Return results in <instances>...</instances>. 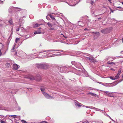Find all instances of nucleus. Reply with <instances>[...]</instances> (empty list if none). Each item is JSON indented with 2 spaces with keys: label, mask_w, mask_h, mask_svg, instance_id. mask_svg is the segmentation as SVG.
<instances>
[{
  "label": "nucleus",
  "mask_w": 123,
  "mask_h": 123,
  "mask_svg": "<svg viewBox=\"0 0 123 123\" xmlns=\"http://www.w3.org/2000/svg\"><path fill=\"white\" fill-rule=\"evenodd\" d=\"M111 62L110 61H108L107 62V64H111Z\"/></svg>",
  "instance_id": "864d4df0"
},
{
  "label": "nucleus",
  "mask_w": 123,
  "mask_h": 123,
  "mask_svg": "<svg viewBox=\"0 0 123 123\" xmlns=\"http://www.w3.org/2000/svg\"><path fill=\"white\" fill-rule=\"evenodd\" d=\"M89 108L91 109H93L95 110H97L98 109H97V108H96L94 107L93 106H89Z\"/></svg>",
  "instance_id": "aec40b11"
},
{
  "label": "nucleus",
  "mask_w": 123,
  "mask_h": 123,
  "mask_svg": "<svg viewBox=\"0 0 123 123\" xmlns=\"http://www.w3.org/2000/svg\"><path fill=\"white\" fill-rule=\"evenodd\" d=\"M110 79L112 80H115V79H116L115 77L114 78L112 76H110Z\"/></svg>",
  "instance_id": "2f4dec72"
},
{
  "label": "nucleus",
  "mask_w": 123,
  "mask_h": 123,
  "mask_svg": "<svg viewBox=\"0 0 123 123\" xmlns=\"http://www.w3.org/2000/svg\"><path fill=\"white\" fill-rule=\"evenodd\" d=\"M111 64H115V63H114V62H111Z\"/></svg>",
  "instance_id": "6e6d98bb"
},
{
  "label": "nucleus",
  "mask_w": 123,
  "mask_h": 123,
  "mask_svg": "<svg viewBox=\"0 0 123 123\" xmlns=\"http://www.w3.org/2000/svg\"><path fill=\"white\" fill-rule=\"evenodd\" d=\"M75 103L76 105L79 107L81 106L82 105H83L79 103L76 100L75 101Z\"/></svg>",
  "instance_id": "2eb2a0df"
},
{
  "label": "nucleus",
  "mask_w": 123,
  "mask_h": 123,
  "mask_svg": "<svg viewBox=\"0 0 123 123\" xmlns=\"http://www.w3.org/2000/svg\"><path fill=\"white\" fill-rule=\"evenodd\" d=\"M43 29H42L41 28H40L34 32V33L35 34H39L42 33L43 34Z\"/></svg>",
  "instance_id": "423d86ee"
},
{
  "label": "nucleus",
  "mask_w": 123,
  "mask_h": 123,
  "mask_svg": "<svg viewBox=\"0 0 123 123\" xmlns=\"http://www.w3.org/2000/svg\"><path fill=\"white\" fill-rule=\"evenodd\" d=\"M9 117H13V118H17V116L16 115H10L9 116Z\"/></svg>",
  "instance_id": "cd10ccee"
},
{
  "label": "nucleus",
  "mask_w": 123,
  "mask_h": 123,
  "mask_svg": "<svg viewBox=\"0 0 123 123\" xmlns=\"http://www.w3.org/2000/svg\"><path fill=\"white\" fill-rule=\"evenodd\" d=\"M25 18V16H24L23 17H21L20 18V19L19 20L20 22H21V21H23L24 20V19H23V18Z\"/></svg>",
  "instance_id": "412c9836"
},
{
  "label": "nucleus",
  "mask_w": 123,
  "mask_h": 123,
  "mask_svg": "<svg viewBox=\"0 0 123 123\" xmlns=\"http://www.w3.org/2000/svg\"><path fill=\"white\" fill-rule=\"evenodd\" d=\"M54 29V28L53 27H52L50 29V30H53Z\"/></svg>",
  "instance_id": "603ef678"
},
{
  "label": "nucleus",
  "mask_w": 123,
  "mask_h": 123,
  "mask_svg": "<svg viewBox=\"0 0 123 123\" xmlns=\"http://www.w3.org/2000/svg\"><path fill=\"white\" fill-rule=\"evenodd\" d=\"M48 52H46L43 53V58H46L48 57Z\"/></svg>",
  "instance_id": "f3484780"
},
{
  "label": "nucleus",
  "mask_w": 123,
  "mask_h": 123,
  "mask_svg": "<svg viewBox=\"0 0 123 123\" xmlns=\"http://www.w3.org/2000/svg\"><path fill=\"white\" fill-rule=\"evenodd\" d=\"M106 95H107L108 96L112 97V95L111 93V92H108L106 94Z\"/></svg>",
  "instance_id": "6ab92c4d"
},
{
  "label": "nucleus",
  "mask_w": 123,
  "mask_h": 123,
  "mask_svg": "<svg viewBox=\"0 0 123 123\" xmlns=\"http://www.w3.org/2000/svg\"><path fill=\"white\" fill-rule=\"evenodd\" d=\"M59 1L60 2H65L64 1H63V0H60Z\"/></svg>",
  "instance_id": "4d7b16f0"
},
{
  "label": "nucleus",
  "mask_w": 123,
  "mask_h": 123,
  "mask_svg": "<svg viewBox=\"0 0 123 123\" xmlns=\"http://www.w3.org/2000/svg\"><path fill=\"white\" fill-rule=\"evenodd\" d=\"M55 53L54 52H50L48 53V57H52V56H57L58 55H55V54H53V53Z\"/></svg>",
  "instance_id": "ddd939ff"
},
{
  "label": "nucleus",
  "mask_w": 123,
  "mask_h": 123,
  "mask_svg": "<svg viewBox=\"0 0 123 123\" xmlns=\"http://www.w3.org/2000/svg\"><path fill=\"white\" fill-rule=\"evenodd\" d=\"M19 40V38H17L16 39L15 41V42L16 43H17L18 41Z\"/></svg>",
  "instance_id": "c9c22d12"
},
{
  "label": "nucleus",
  "mask_w": 123,
  "mask_h": 123,
  "mask_svg": "<svg viewBox=\"0 0 123 123\" xmlns=\"http://www.w3.org/2000/svg\"><path fill=\"white\" fill-rule=\"evenodd\" d=\"M111 20H114V19L112 18V19H111L110 18H108V20H111Z\"/></svg>",
  "instance_id": "5fc2aeb1"
},
{
  "label": "nucleus",
  "mask_w": 123,
  "mask_h": 123,
  "mask_svg": "<svg viewBox=\"0 0 123 123\" xmlns=\"http://www.w3.org/2000/svg\"><path fill=\"white\" fill-rule=\"evenodd\" d=\"M21 121L23 123H25L26 122L25 121L23 120H21Z\"/></svg>",
  "instance_id": "49530a36"
},
{
  "label": "nucleus",
  "mask_w": 123,
  "mask_h": 123,
  "mask_svg": "<svg viewBox=\"0 0 123 123\" xmlns=\"http://www.w3.org/2000/svg\"><path fill=\"white\" fill-rule=\"evenodd\" d=\"M98 83H99V84H102V85H103V83H102V82H98Z\"/></svg>",
  "instance_id": "13d9d810"
},
{
  "label": "nucleus",
  "mask_w": 123,
  "mask_h": 123,
  "mask_svg": "<svg viewBox=\"0 0 123 123\" xmlns=\"http://www.w3.org/2000/svg\"><path fill=\"white\" fill-rule=\"evenodd\" d=\"M121 68H119V69L117 74L116 76H115V78L116 79H117L120 75V74L121 73Z\"/></svg>",
  "instance_id": "f8f14e48"
},
{
  "label": "nucleus",
  "mask_w": 123,
  "mask_h": 123,
  "mask_svg": "<svg viewBox=\"0 0 123 123\" xmlns=\"http://www.w3.org/2000/svg\"><path fill=\"white\" fill-rule=\"evenodd\" d=\"M88 59L90 60L91 62L94 63L95 62H97L93 58L91 57L90 56L89 57H87Z\"/></svg>",
  "instance_id": "9d476101"
},
{
  "label": "nucleus",
  "mask_w": 123,
  "mask_h": 123,
  "mask_svg": "<svg viewBox=\"0 0 123 123\" xmlns=\"http://www.w3.org/2000/svg\"><path fill=\"white\" fill-rule=\"evenodd\" d=\"M91 5H93V2L92 1H91Z\"/></svg>",
  "instance_id": "3c124183"
},
{
  "label": "nucleus",
  "mask_w": 123,
  "mask_h": 123,
  "mask_svg": "<svg viewBox=\"0 0 123 123\" xmlns=\"http://www.w3.org/2000/svg\"><path fill=\"white\" fill-rule=\"evenodd\" d=\"M92 32L94 33L95 34H97L98 35H99V32Z\"/></svg>",
  "instance_id": "4c0bfd02"
},
{
  "label": "nucleus",
  "mask_w": 123,
  "mask_h": 123,
  "mask_svg": "<svg viewBox=\"0 0 123 123\" xmlns=\"http://www.w3.org/2000/svg\"><path fill=\"white\" fill-rule=\"evenodd\" d=\"M4 1V0H3V1H1V0H0V4H3V2Z\"/></svg>",
  "instance_id": "de8ad7c7"
},
{
  "label": "nucleus",
  "mask_w": 123,
  "mask_h": 123,
  "mask_svg": "<svg viewBox=\"0 0 123 123\" xmlns=\"http://www.w3.org/2000/svg\"><path fill=\"white\" fill-rule=\"evenodd\" d=\"M111 57L108 56L105 59L107 61L108 60H110V59H111Z\"/></svg>",
  "instance_id": "7c9ffc66"
},
{
  "label": "nucleus",
  "mask_w": 123,
  "mask_h": 123,
  "mask_svg": "<svg viewBox=\"0 0 123 123\" xmlns=\"http://www.w3.org/2000/svg\"><path fill=\"white\" fill-rule=\"evenodd\" d=\"M15 46V45H14V47H13L12 49L11 50V51L12 52H13L14 51H13L14 49V47Z\"/></svg>",
  "instance_id": "37998d69"
},
{
  "label": "nucleus",
  "mask_w": 123,
  "mask_h": 123,
  "mask_svg": "<svg viewBox=\"0 0 123 123\" xmlns=\"http://www.w3.org/2000/svg\"><path fill=\"white\" fill-rule=\"evenodd\" d=\"M15 9L16 11H19L21 10V9L18 7H15Z\"/></svg>",
  "instance_id": "c756f323"
},
{
  "label": "nucleus",
  "mask_w": 123,
  "mask_h": 123,
  "mask_svg": "<svg viewBox=\"0 0 123 123\" xmlns=\"http://www.w3.org/2000/svg\"><path fill=\"white\" fill-rule=\"evenodd\" d=\"M109 84H108L107 83H103V84L102 85L105 86H108Z\"/></svg>",
  "instance_id": "c85d7f7f"
},
{
  "label": "nucleus",
  "mask_w": 123,
  "mask_h": 123,
  "mask_svg": "<svg viewBox=\"0 0 123 123\" xmlns=\"http://www.w3.org/2000/svg\"><path fill=\"white\" fill-rule=\"evenodd\" d=\"M116 57H111V59H110V60L112 61L116 59Z\"/></svg>",
  "instance_id": "473e14b6"
},
{
  "label": "nucleus",
  "mask_w": 123,
  "mask_h": 123,
  "mask_svg": "<svg viewBox=\"0 0 123 123\" xmlns=\"http://www.w3.org/2000/svg\"><path fill=\"white\" fill-rule=\"evenodd\" d=\"M48 16H49L50 17L53 19L54 20L55 19L54 16L51 14H50L49 15H48Z\"/></svg>",
  "instance_id": "4be33fe9"
},
{
  "label": "nucleus",
  "mask_w": 123,
  "mask_h": 123,
  "mask_svg": "<svg viewBox=\"0 0 123 123\" xmlns=\"http://www.w3.org/2000/svg\"><path fill=\"white\" fill-rule=\"evenodd\" d=\"M77 62H76L75 61H73L71 62V63L73 65L75 66Z\"/></svg>",
  "instance_id": "a878e982"
},
{
  "label": "nucleus",
  "mask_w": 123,
  "mask_h": 123,
  "mask_svg": "<svg viewBox=\"0 0 123 123\" xmlns=\"http://www.w3.org/2000/svg\"><path fill=\"white\" fill-rule=\"evenodd\" d=\"M87 95H90L92 97H95L98 98H99V97L98 95L92 92H88L87 93Z\"/></svg>",
  "instance_id": "1a4fd4ad"
},
{
  "label": "nucleus",
  "mask_w": 123,
  "mask_h": 123,
  "mask_svg": "<svg viewBox=\"0 0 123 123\" xmlns=\"http://www.w3.org/2000/svg\"><path fill=\"white\" fill-rule=\"evenodd\" d=\"M97 109H98V110H96L97 111H103L102 110H101L100 109H98V108H97Z\"/></svg>",
  "instance_id": "8fccbe9b"
},
{
  "label": "nucleus",
  "mask_w": 123,
  "mask_h": 123,
  "mask_svg": "<svg viewBox=\"0 0 123 123\" xmlns=\"http://www.w3.org/2000/svg\"><path fill=\"white\" fill-rule=\"evenodd\" d=\"M47 24L49 27L51 28L52 27V25L49 22H48L47 23Z\"/></svg>",
  "instance_id": "5701e85b"
},
{
  "label": "nucleus",
  "mask_w": 123,
  "mask_h": 123,
  "mask_svg": "<svg viewBox=\"0 0 123 123\" xmlns=\"http://www.w3.org/2000/svg\"><path fill=\"white\" fill-rule=\"evenodd\" d=\"M81 66V65L80 63L77 62L75 66L77 68L76 69V70L79 71H81L82 69L81 68H80Z\"/></svg>",
  "instance_id": "20e7f679"
},
{
  "label": "nucleus",
  "mask_w": 123,
  "mask_h": 123,
  "mask_svg": "<svg viewBox=\"0 0 123 123\" xmlns=\"http://www.w3.org/2000/svg\"><path fill=\"white\" fill-rule=\"evenodd\" d=\"M26 11L25 10H24L23 11L21 12V13L23 14V15H25V16L27 15V13H26Z\"/></svg>",
  "instance_id": "a211bd4d"
},
{
  "label": "nucleus",
  "mask_w": 123,
  "mask_h": 123,
  "mask_svg": "<svg viewBox=\"0 0 123 123\" xmlns=\"http://www.w3.org/2000/svg\"><path fill=\"white\" fill-rule=\"evenodd\" d=\"M111 0H108L111 3H112L111 1Z\"/></svg>",
  "instance_id": "052dcab7"
},
{
  "label": "nucleus",
  "mask_w": 123,
  "mask_h": 123,
  "mask_svg": "<svg viewBox=\"0 0 123 123\" xmlns=\"http://www.w3.org/2000/svg\"><path fill=\"white\" fill-rule=\"evenodd\" d=\"M106 116L108 117L110 119H111V117L109 115H108V114H106Z\"/></svg>",
  "instance_id": "a18cd8bd"
},
{
  "label": "nucleus",
  "mask_w": 123,
  "mask_h": 123,
  "mask_svg": "<svg viewBox=\"0 0 123 123\" xmlns=\"http://www.w3.org/2000/svg\"><path fill=\"white\" fill-rule=\"evenodd\" d=\"M46 18L48 20H49L50 19V18L48 16H47L46 17Z\"/></svg>",
  "instance_id": "09e8293b"
},
{
  "label": "nucleus",
  "mask_w": 123,
  "mask_h": 123,
  "mask_svg": "<svg viewBox=\"0 0 123 123\" xmlns=\"http://www.w3.org/2000/svg\"><path fill=\"white\" fill-rule=\"evenodd\" d=\"M57 23V22L56 21V20L55 19L53 21V24L54 25H55Z\"/></svg>",
  "instance_id": "bb28decb"
},
{
  "label": "nucleus",
  "mask_w": 123,
  "mask_h": 123,
  "mask_svg": "<svg viewBox=\"0 0 123 123\" xmlns=\"http://www.w3.org/2000/svg\"><path fill=\"white\" fill-rule=\"evenodd\" d=\"M0 44H1V46H2V47H3L4 45L2 43H0Z\"/></svg>",
  "instance_id": "bf43d9fd"
},
{
  "label": "nucleus",
  "mask_w": 123,
  "mask_h": 123,
  "mask_svg": "<svg viewBox=\"0 0 123 123\" xmlns=\"http://www.w3.org/2000/svg\"><path fill=\"white\" fill-rule=\"evenodd\" d=\"M36 66L38 68L42 69H46L49 67L48 63L44 62L37 64Z\"/></svg>",
  "instance_id": "f257e3e1"
},
{
  "label": "nucleus",
  "mask_w": 123,
  "mask_h": 123,
  "mask_svg": "<svg viewBox=\"0 0 123 123\" xmlns=\"http://www.w3.org/2000/svg\"><path fill=\"white\" fill-rule=\"evenodd\" d=\"M17 52H16L14 54L15 55H16L17 54Z\"/></svg>",
  "instance_id": "774afa93"
},
{
  "label": "nucleus",
  "mask_w": 123,
  "mask_h": 123,
  "mask_svg": "<svg viewBox=\"0 0 123 123\" xmlns=\"http://www.w3.org/2000/svg\"><path fill=\"white\" fill-rule=\"evenodd\" d=\"M25 78L29 79L30 80H35L38 81H40L41 80V78L40 76H39L38 78H37L35 79L34 77L32 76H26L25 77Z\"/></svg>",
  "instance_id": "f03ea898"
},
{
  "label": "nucleus",
  "mask_w": 123,
  "mask_h": 123,
  "mask_svg": "<svg viewBox=\"0 0 123 123\" xmlns=\"http://www.w3.org/2000/svg\"><path fill=\"white\" fill-rule=\"evenodd\" d=\"M42 93L45 98L47 99H51L54 98V97L51 96L44 92H43Z\"/></svg>",
  "instance_id": "7ed1b4c3"
},
{
  "label": "nucleus",
  "mask_w": 123,
  "mask_h": 123,
  "mask_svg": "<svg viewBox=\"0 0 123 123\" xmlns=\"http://www.w3.org/2000/svg\"><path fill=\"white\" fill-rule=\"evenodd\" d=\"M11 93L13 94H15L16 93L15 92H11Z\"/></svg>",
  "instance_id": "680f3d73"
},
{
  "label": "nucleus",
  "mask_w": 123,
  "mask_h": 123,
  "mask_svg": "<svg viewBox=\"0 0 123 123\" xmlns=\"http://www.w3.org/2000/svg\"><path fill=\"white\" fill-rule=\"evenodd\" d=\"M15 109L16 110H18L19 111H20L21 110L20 107L19 106H18V103L16 102V101H15Z\"/></svg>",
  "instance_id": "9b49d317"
},
{
  "label": "nucleus",
  "mask_w": 123,
  "mask_h": 123,
  "mask_svg": "<svg viewBox=\"0 0 123 123\" xmlns=\"http://www.w3.org/2000/svg\"><path fill=\"white\" fill-rule=\"evenodd\" d=\"M81 23H82L81 21H79L78 22V24L80 26H82V25H81Z\"/></svg>",
  "instance_id": "e433bc0d"
},
{
  "label": "nucleus",
  "mask_w": 123,
  "mask_h": 123,
  "mask_svg": "<svg viewBox=\"0 0 123 123\" xmlns=\"http://www.w3.org/2000/svg\"><path fill=\"white\" fill-rule=\"evenodd\" d=\"M65 67H62V68H60V69L61 70V72H62L63 70H64V69L65 70Z\"/></svg>",
  "instance_id": "b1692460"
},
{
  "label": "nucleus",
  "mask_w": 123,
  "mask_h": 123,
  "mask_svg": "<svg viewBox=\"0 0 123 123\" xmlns=\"http://www.w3.org/2000/svg\"><path fill=\"white\" fill-rule=\"evenodd\" d=\"M9 23H10L11 25H13V24L12 19H11L8 21Z\"/></svg>",
  "instance_id": "393cba45"
},
{
  "label": "nucleus",
  "mask_w": 123,
  "mask_h": 123,
  "mask_svg": "<svg viewBox=\"0 0 123 123\" xmlns=\"http://www.w3.org/2000/svg\"><path fill=\"white\" fill-rule=\"evenodd\" d=\"M103 92H104V93H105V95L108 92L105 91H104Z\"/></svg>",
  "instance_id": "c03bdc74"
},
{
  "label": "nucleus",
  "mask_w": 123,
  "mask_h": 123,
  "mask_svg": "<svg viewBox=\"0 0 123 123\" xmlns=\"http://www.w3.org/2000/svg\"><path fill=\"white\" fill-rule=\"evenodd\" d=\"M98 19H102V18L101 17H100V18H98Z\"/></svg>",
  "instance_id": "338daca9"
},
{
  "label": "nucleus",
  "mask_w": 123,
  "mask_h": 123,
  "mask_svg": "<svg viewBox=\"0 0 123 123\" xmlns=\"http://www.w3.org/2000/svg\"><path fill=\"white\" fill-rule=\"evenodd\" d=\"M22 28H23L19 27V28H17L16 30L17 31H19V29Z\"/></svg>",
  "instance_id": "58836bf2"
},
{
  "label": "nucleus",
  "mask_w": 123,
  "mask_h": 123,
  "mask_svg": "<svg viewBox=\"0 0 123 123\" xmlns=\"http://www.w3.org/2000/svg\"><path fill=\"white\" fill-rule=\"evenodd\" d=\"M73 0H69V2L67 3L70 6H73L77 4V3H75L73 1Z\"/></svg>",
  "instance_id": "0eeeda50"
},
{
  "label": "nucleus",
  "mask_w": 123,
  "mask_h": 123,
  "mask_svg": "<svg viewBox=\"0 0 123 123\" xmlns=\"http://www.w3.org/2000/svg\"><path fill=\"white\" fill-rule=\"evenodd\" d=\"M42 24H39L37 23H36L33 24V27L35 28L38 27H39Z\"/></svg>",
  "instance_id": "dca6fc26"
},
{
  "label": "nucleus",
  "mask_w": 123,
  "mask_h": 123,
  "mask_svg": "<svg viewBox=\"0 0 123 123\" xmlns=\"http://www.w3.org/2000/svg\"><path fill=\"white\" fill-rule=\"evenodd\" d=\"M45 88H41L40 89L42 92H44L45 90Z\"/></svg>",
  "instance_id": "a19ab883"
},
{
  "label": "nucleus",
  "mask_w": 123,
  "mask_h": 123,
  "mask_svg": "<svg viewBox=\"0 0 123 123\" xmlns=\"http://www.w3.org/2000/svg\"><path fill=\"white\" fill-rule=\"evenodd\" d=\"M12 32L11 35H10V37H9V38H8V39H11L12 38Z\"/></svg>",
  "instance_id": "72a5a7b5"
},
{
  "label": "nucleus",
  "mask_w": 123,
  "mask_h": 123,
  "mask_svg": "<svg viewBox=\"0 0 123 123\" xmlns=\"http://www.w3.org/2000/svg\"><path fill=\"white\" fill-rule=\"evenodd\" d=\"M85 107H86L87 108H89V107L88 106H84Z\"/></svg>",
  "instance_id": "0e129e2a"
},
{
  "label": "nucleus",
  "mask_w": 123,
  "mask_h": 123,
  "mask_svg": "<svg viewBox=\"0 0 123 123\" xmlns=\"http://www.w3.org/2000/svg\"><path fill=\"white\" fill-rule=\"evenodd\" d=\"M101 32L104 34H106L110 32L109 30V28H106L101 30Z\"/></svg>",
  "instance_id": "6e6552de"
},
{
  "label": "nucleus",
  "mask_w": 123,
  "mask_h": 123,
  "mask_svg": "<svg viewBox=\"0 0 123 123\" xmlns=\"http://www.w3.org/2000/svg\"><path fill=\"white\" fill-rule=\"evenodd\" d=\"M39 123H48L46 121H43L40 122Z\"/></svg>",
  "instance_id": "79ce46f5"
},
{
  "label": "nucleus",
  "mask_w": 123,
  "mask_h": 123,
  "mask_svg": "<svg viewBox=\"0 0 123 123\" xmlns=\"http://www.w3.org/2000/svg\"><path fill=\"white\" fill-rule=\"evenodd\" d=\"M1 55V50L0 49V56Z\"/></svg>",
  "instance_id": "69168bd1"
},
{
  "label": "nucleus",
  "mask_w": 123,
  "mask_h": 123,
  "mask_svg": "<svg viewBox=\"0 0 123 123\" xmlns=\"http://www.w3.org/2000/svg\"><path fill=\"white\" fill-rule=\"evenodd\" d=\"M112 121L114 122V123H115V121L114 120L112 119L111 118V119Z\"/></svg>",
  "instance_id": "e2e57ef3"
},
{
  "label": "nucleus",
  "mask_w": 123,
  "mask_h": 123,
  "mask_svg": "<svg viewBox=\"0 0 123 123\" xmlns=\"http://www.w3.org/2000/svg\"><path fill=\"white\" fill-rule=\"evenodd\" d=\"M0 122L1 123H6L5 121H3L2 120H0Z\"/></svg>",
  "instance_id": "ea45409f"
},
{
  "label": "nucleus",
  "mask_w": 123,
  "mask_h": 123,
  "mask_svg": "<svg viewBox=\"0 0 123 123\" xmlns=\"http://www.w3.org/2000/svg\"><path fill=\"white\" fill-rule=\"evenodd\" d=\"M19 66L18 65L16 64H14L13 65V68L14 70H16L18 69Z\"/></svg>",
  "instance_id": "4468645a"
},
{
  "label": "nucleus",
  "mask_w": 123,
  "mask_h": 123,
  "mask_svg": "<svg viewBox=\"0 0 123 123\" xmlns=\"http://www.w3.org/2000/svg\"><path fill=\"white\" fill-rule=\"evenodd\" d=\"M6 65L7 66L9 67L10 65V63H6Z\"/></svg>",
  "instance_id": "f704fd0d"
},
{
  "label": "nucleus",
  "mask_w": 123,
  "mask_h": 123,
  "mask_svg": "<svg viewBox=\"0 0 123 123\" xmlns=\"http://www.w3.org/2000/svg\"><path fill=\"white\" fill-rule=\"evenodd\" d=\"M60 51L62 52H66V51H64L62 50H55V49H50L49 50H44L43 51H41V52H39V53H42L44 52H53L54 51Z\"/></svg>",
  "instance_id": "39448f33"
}]
</instances>
